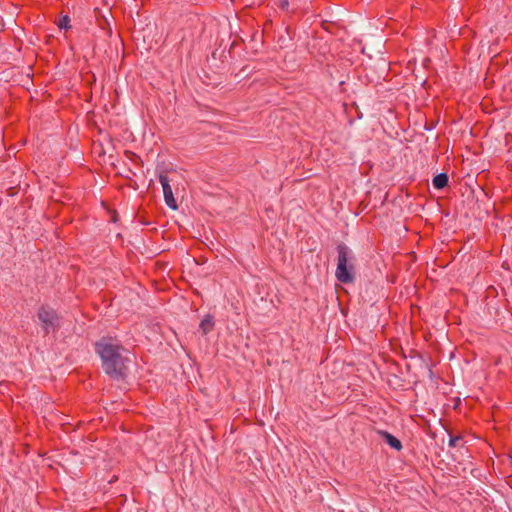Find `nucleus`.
I'll return each instance as SVG.
<instances>
[{"mask_svg":"<svg viewBox=\"0 0 512 512\" xmlns=\"http://www.w3.org/2000/svg\"><path fill=\"white\" fill-rule=\"evenodd\" d=\"M95 349L101 358L104 372L113 379H123L127 360L122 354L124 348L119 341L112 337H103L96 342Z\"/></svg>","mask_w":512,"mask_h":512,"instance_id":"1","label":"nucleus"},{"mask_svg":"<svg viewBox=\"0 0 512 512\" xmlns=\"http://www.w3.org/2000/svg\"><path fill=\"white\" fill-rule=\"evenodd\" d=\"M338 261L335 271L337 280L341 283H352L355 279L354 271V260L355 256L353 252L345 244H339L337 246Z\"/></svg>","mask_w":512,"mask_h":512,"instance_id":"2","label":"nucleus"},{"mask_svg":"<svg viewBox=\"0 0 512 512\" xmlns=\"http://www.w3.org/2000/svg\"><path fill=\"white\" fill-rule=\"evenodd\" d=\"M37 317L42 325L45 335L60 328V318L56 310L50 306H41L38 309Z\"/></svg>","mask_w":512,"mask_h":512,"instance_id":"3","label":"nucleus"},{"mask_svg":"<svg viewBox=\"0 0 512 512\" xmlns=\"http://www.w3.org/2000/svg\"><path fill=\"white\" fill-rule=\"evenodd\" d=\"M159 181L163 188V195L166 205L171 208L172 210H177L178 205L174 198L172 188L169 184V179L166 175L163 173L159 174Z\"/></svg>","mask_w":512,"mask_h":512,"instance_id":"4","label":"nucleus"},{"mask_svg":"<svg viewBox=\"0 0 512 512\" xmlns=\"http://www.w3.org/2000/svg\"><path fill=\"white\" fill-rule=\"evenodd\" d=\"M379 434L382 436L385 442L393 449L397 451H400L402 449L401 441L392 434L388 433L387 431H379Z\"/></svg>","mask_w":512,"mask_h":512,"instance_id":"5","label":"nucleus"},{"mask_svg":"<svg viewBox=\"0 0 512 512\" xmlns=\"http://www.w3.org/2000/svg\"><path fill=\"white\" fill-rule=\"evenodd\" d=\"M214 320L210 314H207L200 322L199 329L203 335H207L214 328Z\"/></svg>","mask_w":512,"mask_h":512,"instance_id":"6","label":"nucleus"},{"mask_svg":"<svg viewBox=\"0 0 512 512\" xmlns=\"http://www.w3.org/2000/svg\"><path fill=\"white\" fill-rule=\"evenodd\" d=\"M449 177L446 173H439L433 178V186L436 189H443L448 185Z\"/></svg>","mask_w":512,"mask_h":512,"instance_id":"7","label":"nucleus"},{"mask_svg":"<svg viewBox=\"0 0 512 512\" xmlns=\"http://www.w3.org/2000/svg\"><path fill=\"white\" fill-rule=\"evenodd\" d=\"M70 18L67 15L62 16L57 25L60 29H69L70 28Z\"/></svg>","mask_w":512,"mask_h":512,"instance_id":"8","label":"nucleus"},{"mask_svg":"<svg viewBox=\"0 0 512 512\" xmlns=\"http://www.w3.org/2000/svg\"><path fill=\"white\" fill-rule=\"evenodd\" d=\"M278 6L283 9V10H287L288 7H289V1L288 0H279L278 2Z\"/></svg>","mask_w":512,"mask_h":512,"instance_id":"9","label":"nucleus"},{"mask_svg":"<svg viewBox=\"0 0 512 512\" xmlns=\"http://www.w3.org/2000/svg\"><path fill=\"white\" fill-rule=\"evenodd\" d=\"M459 441H461V437H450L449 446L455 447Z\"/></svg>","mask_w":512,"mask_h":512,"instance_id":"10","label":"nucleus"},{"mask_svg":"<svg viewBox=\"0 0 512 512\" xmlns=\"http://www.w3.org/2000/svg\"><path fill=\"white\" fill-rule=\"evenodd\" d=\"M509 460H510V462H511V464H512V454H511V455H509Z\"/></svg>","mask_w":512,"mask_h":512,"instance_id":"11","label":"nucleus"}]
</instances>
